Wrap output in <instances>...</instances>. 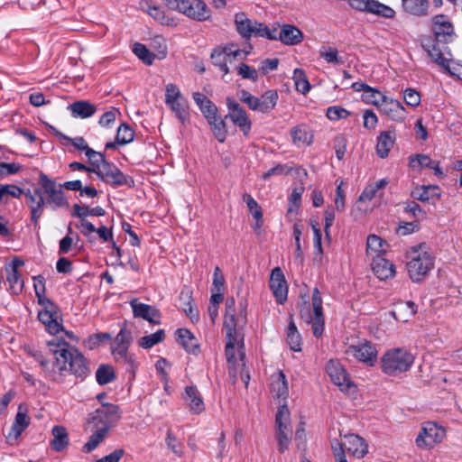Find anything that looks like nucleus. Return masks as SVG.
Instances as JSON below:
<instances>
[{
    "label": "nucleus",
    "mask_w": 462,
    "mask_h": 462,
    "mask_svg": "<svg viewBox=\"0 0 462 462\" xmlns=\"http://www.w3.org/2000/svg\"><path fill=\"white\" fill-rule=\"evenodd\" d=\"M116 378V371L110 365L101 364L96 371V380L99 385H106L112 383Z\"/></svg>",
    "instance_id": "obj_44"
},
{
    "label": "nucleus",
    "mask_w": 462,
    "mask_h": 462,
    "mask_svg": "<svg viewBox=\"0 0 462 462\" xmlns=\"http://www.w3.org/2000/svg\"><path fill=\"white\" fill-rule=\"evenodd\" d=\"M69 109L73 117L82 119L89 118L97 112L96 106L87 100L75 101L69 105Z\"/></svg>",
    "instance_id": "obj_36"
},
{
    "label": "nucleus",
    "mask_w": 462,
    "mask_h": 462,
    "mask_svg": "<svg viewBox=\"0 0 462 462\" xmlns=\"http://www.w3.org/2000/svg\"><path fill=\"white\" fill-rule=\"evenodd\" d=\"M226 104L229 112L225 118H230L231 121H233V118H236V116L240 117L247 114L240 104L233 97H227L226 98Z\"/></svg>",
    "instance_id": "obj_60"
},
{
    "label": "nucleus",
    "mask_w": 462,
    "mask_h": 462,
    "mask_svg": "<svg viewBox=\"0 0 462 462\" xmlns=\"http://www.w3.org/2000/svg\"><path fill=\"white\" fill-rule=\"evenodd\" d=\"M243 200L246 203L248 210L255 220L259 221L261 218H263L262 208L250 194L245 193L243 195Z\"/></svg>",
    "instance_id": "obj_62"
},
{
    "label": "nucleus",
    "mask_w": 462,
    "mask_h": 462,
    "mask_svg": "<svg viewBox=\"0 0 462 462\" xmlns=\"http://www.w3.org/2000/svg\"><path fill=\"white\" fill-rule=\"evenodd\" d=\"M446 437V430L434 421L422 423L415 439L416 445L420 448L430 449L440 443Z\"/></svg>",
    "instance_id": "obj_8"
},
{
    "label": "nucleus",
    "mask_w": 462,
    "mask_h": 462,
    "mask_svg": "<svg viewBox=\"0 0 462 462\" xmlns=\"http://www.w3.org/2000/svg\"><path fill=\"white\" fill-rule=\"evenodd\" d=\"M378 110L391 120L397 123L403 122L407 116V111L402 103L389 97H385V100L381 104Z\"/></svg>",
    "instance_id": "obj_20"
},
{
    "label": "nucleus",
    "mask_w": 462,
    "mask_h": 462,
    "mask_svg": "<svg viewBox=\"0 0 462 462\" xmlns=\"http://www.w3.org/2000/svg\"><path fill=\"white\" fill-rule=\"evenodd\" d=\"M431 31L437 43H448L454 39V26L445 14H437L432 18Z\"/></svg>",
    "instance_id": "obj_15"
},
{
    "label": "nucleus",
    "mask_w": 462,
    "mask_h": 462,
    "mask_svg": "<svg viewBox=\"0 0 462 462\" xmlns=\"http://www.w3.org/2000/svg\"><path fill=\"white\" fill-rule=\"evenodd\" d=\"M167 447L171 449L176 456L179 457L183 455V445L182 443L175 437L171 430H167L166 439H165Z\"/></svg>",
    "instance_id": "obj_63"
},
{
    "label": "nucleus",
    "mask_w": 462,
    "mask_h": 462,
    "mask_svg": "<svg viewBox=\"0 0 462 462\" xmlns=\"http://www.w3.org/2000/svg\"><path fill=\"white\" fill-rule=\"evenodd\" d=\"M133 52L146 65H152L155 60V54L141 42L134 44Z\"/></svg>",
    "instance_id": "obj_54"
},
{
    "label": "nucleus",
    "mask_w": 462,
    "mask_h": 462,
    "mask_svg": "<svg viewBox=\"0 0 462 462\" xmlns=\"http://www.w3.org/2000/svg\"><path fill=\"white\" fill-rule=\"evenodd\" d=\"M95 432L91 434L88 440L83 446V451L89 453L97 448L100 442L105 439L107 431L106 428L95 429Z\"/></svg>",
    "instance_id": "obj_53"
},
{
    "label": "nucleus",
    "mask_w": 462,
    "mask_h": 462,
    "mask_svg": "<svg viewBox=\"0 0 462 462\" xmlns=\"http://www.w3.org/2000/svg\"><path fill=\"white\" fill-rule=\"evenodd\" d=\"M180 14L196 22L211 21V10L203 0H183Z\"/></svg>",
    "instance_id": "obj_16"
},
{
    "label": "nucleus",
    "mask_w": 462,
    "mask_h": 462,
    "mask_svg": "<svg viewBox=\"0 0 462 462\" xmlns=\"http://www.w3.org/2000/svg\"><path fill=\"white\" fill-rule=\"evenodd\" d=\"M183 399L188 402L189 411L193 414H200L206 409L202 396L195 385L185 387Z\"/></svg>",
    "instance_id": "obj_25"
},
{
    "label": "nucleus",
    "mask_w": 462,
    "mask_h": 462,
    "mask_svg": "<svg viewBox=\"0 0 462 462\" xmlns=\"http://www.w3.org/2000/svg\"><path fill=\"white\" fill-rule=\"evenodd\" d=\"M24 190L14 184L0 183V201L7 202L9 197L19 199L23 195Z\"/></svg>",
    "instance_id": "obj_51"
},
{
    "label": "nucleus",
    "mask_w": 462,
    "mask_h": 462,
    "mask_svg": "<svg viewBox=\"0 0 462 462\" xmlns=\"http://www.w3.org/2000/svg\"><path fill=\"white\" fill-rule=\"evenodd\" d=\"M34 359L40 364L42 369L45 373V376L53 382V378L56 376L55 369L56 364L53 360L46 359L43 355L39 351L30 353Z\"/></svg>",
    "instance_id": "obj_46"
},
{
    "label": "nucleus",
    "mask_w": 462,
    "mask_h": 462,
    "mask_svg": "<svg viewBox=\"0 0 462 462\" xmlns=\"http://www.w3.org/2000/svg\"><path fill=\"white\" fill-rule=\"evenodd\" d=\"M38 304L42 307V309L38 311V319L45 326L47 331L52 335H56L63 330L62 324L59 322L60 308L58 305L51 300Z\"/></svg>",
    "instance_id": "obj_11"
},
{
    "label": "nucleus",
    "mask_w": 462,
    "mask_h": 462,
    "mask_svg": "<svg viewBox=\"0 0 462 462\" xmlns=\"http://www.w3.org/2000/svg\"><path fill=\"white\" fill-rule=\"evenodd\" d=\"M441 189L438 185H421L414 188L411 196L413 199L436 205L441 199Z\"/></svg>",
    "instance_id": "obj_21"
},
{
    "label": "nucleus",
    "mask_w": 462,
    "mask_h": 462,
    "mask_svg": "<svg viewBox=\"0 0 462 462\" xmlns=\"http://www.w3.org/2000/svg\"><path fill=\"white\" fill-rule=\"evenodd\" d=\"M132 341V332L126 328V324L123 323L119 333L115 337V345L111 346L112 354L125 356Z\"/></svg>",
    "instance_id": "obj_30"
},
{
    "label": "nucleus",
    "mask_w": 462,
    "mask_h": 462,
    "mask_svg": "<svg viewBox=\"0 0 462 462\" xmlns=\"http://www.w3.org/2000/svg\"><path fill=\"white\" fill-rule=\"evenodd\" d=\"M246 301L239 303V313L236 314V300L228 297L226 300V312L224 318V328H244L247 321Z\"/></svg>",
    "instance_id": "obj_14"
},
{
    "label": "nucleus",
    "mask_w": 462,
    "mask_h": 462,
    "mask_svg": "<svg viewBox=\"0 0 462 462\" xmlns=\"http://www.w3.org/2000/svg\"><path fill=\"white\" fill-rule=\"evenodd\" d=\"M386 97L387 96L383 94L380 90L371 87L367 93H364L362 95V99L366 104L374 106L379 108L383 100H385Z\"/></svg>",
    "instance_id": "obj_55"
},
{
    "label": "nucleus",
    "mask_w": 462,
    "mask_h": 462,
    "mask_svg": "<svg viewBox=\"0 0 462 462\" xmlns=\"http://www.w3.org/2000/svg\"><path fill=\"white\" fill-rule=\"evenodd\" d=\"M208 124L210 125L215 138L219 143H224L227 135V127L224 119L220 116H217L214 119L208 121Z\"/></svg>",
    "instance_id": "obj_45"
},
{
    "label": "nucleus",
    "mask_w": 462,
    "mask_h": 462,
    "mask_svg": "<svg viewBox=\"0 0 462 462\" xmlns=\"http://www.w3.org/2000/svg\"><path fill=\"white\" fill-rule=\"evenodd\" d=\"M351 113L340 106H328L326 111V116L330 121H338L340 119L347 118Z\"/></svg>",
    "instance_id": "obj_64"
},
{
    "label": "nucleus",
    "mask_w": 462,
    "mask_h": 462,
    "mask_svg": "<svg viewBox=\"0 0 462 462\" xmlns=\"http://www.w3.org/2000/svg\"><path fill=\"white\" fill-rule=\"evenodd\" d=\"M293 80L295 88L297 91L305 95L310 90V83L305 74V71L301 69H295L293 71Z\"/></svg>",
    "instance_id": "obj_50"
},
{
    "label": "nucleus",
    "mask_w": 462,
    "mask_h": 462,
    "mask_svg": "<svg viewBox=\"0 0 462 462\" xmlns=\"http://www.w3.org/2000/svg\"><path fill=\"white\" fill-rule=\"evenodd\" d=\"M164 337V329H159L152 334L142 337L139 340V346L143 349H149L156 344L162 342Z\"/></svg>",
    "instance_id": "obj_52"
},
{
    "label": "nucleus",
    "mask_w": 462,
    "mask_h": 462,
    "mask_svg": "<svg viewBox=\"0 0 462 462\" xmlns=\"http://www.w3.org/2000/svg\"><path fill=\"white\" fill-rule=\"evenodd\" d=\"M7 282L10 285V290L14 291V292L18 293L22 291L23 288V281L18 270L16 269V265L13 266L11 272L7 275Z\"/></svg>",
    "instance_id": "obj_61"
},
{
    "label": "nucleus",
    "mask_w": 462,
    "mask_h": 462,
    "mask_svg": "<svg viewBox=\"0 0 462 462\" xmlns=\"http://www.w3.org/2000/svg\"><path fill=\"white\" fill-rule=\"evenodd\" d=\"M47 346L54 356L53 361L56 365L60 362V359H66V356L75 347L64 339L60 338L48 341Z\"/></svg>",
    "instance_id": "obj_34"
},
{
    "label": "nucleus",
    "mask_w": 462,
    "mask_h": 462,
    "mask_svg": "<svg viewBox=\"0 0 462 462\" xmlns=\"http://www.w3.org/2000/svg\"><path fill=\"white\" fill-rule=\"evenodd\" d=\"M271 391L278 398H282L285 400L288 397V382L285 374L282 370H279L276 374L273 375Z\"/></svg>",
    "instance_id": "obj_38"
},
{
    "label": "nucleus",
    "mask_w": 462,
    "mask_h": 462,
    "mask_svg": "<svg viewBox=\"0 0 462 462\" xmlns=\"http://www.w3.org/2000/svg\"><path fill=\"white\" fill-rule=\"evenodd\" d=\"M322 304L321 293L315 287L312 291L311 302L304 300L298 306L300 319L307 324L311 325L313 336L317 338L323 335L325 328V315Z\"/></svg>",
    "instance_id": "obj_2"
},
{
    "label": "nucleus",
    "mask_w": 462,
    "mask_h": 462,
    "mask_svg": "<svg viewBox=\"0 0 462 462\" xmlns=\"http://www.w3.org/2000/svg\"><path fill=\"white\" fill-rule=\"evenodd\" d=\"M226 52V48H225V45H217L212 50L210 54L213 65L218 68L223 76L227 75L230 71L227 66L228 61Z\"/></svg>",
    "instance_id": "obj_41"
},
{
    "label": "nucleus",
    "mask_w": 462,
    "mask_h": 462,
    "mask_svg": "<svg viewBox=\"0 0 462 462\" xmlns=\"http://www.w3.org/2000/svg\"><path fill=\"white\" fill-rule=\"evenodd\" d=\"M166 105L171 108V110L174 113L175 116L181 123H184L189 118L187 100L185 97L175 100L172 103Z\"/></svg>",
    "instance_id": "obj_49"
},
{
    "label": "nucleus",
    "mask_w": 462,
    "mask_h": 462,
    "mask_svg": "<svg viewBox=\"0 0 462 462\" xmlns=\"http://www.w3.org/2000/svg\"><path fill=\"white\" fill-rule=\"evenodd\" d=\"M385 242L376 235H370L366 240V255L374 260L376 257H383L385 253Z\"/></svg>",
    "instance_id": "obj_39"
},
{
    "label": "nucleus",
    "mask_w": 462,
    "mask_h": 462,
    "mask_svg": "<svg viewBox=\"0 0 462 462\" xmlns=\"http://www.w3.org/2000/svg\"><path fill=\"white\" fill-rule=\"evenodd\" d=\"M326 372L331 382L344 393L356 390V385L345 367L338 360L330 359L326 365Z\"/></svg>",
    "instance_id": "obj_12"
},
{
    "label": "nucleus",
    "mask_w": 462,
    "mask_h": 462,
    "mask_svg": "<svg viewBox=\"0 0 462 462\" xmlns=\"http://www.w3.org/2000/svg\"><path fill=\"white\" fill-rule=\"evenodd\" d=\"M192 97L200 112L207 119V122L218 116L217 106L207 96L200 92H194Z\"/></svg>",
    "instance_id": "obj_29"
},
{
    "label": "nucleus",
    "mask_w": 462,
    "mask_h": 462,
    "mask_svg": "<svg viewBox=\"0 0 462 462\" xmlns=\"http://www.w3.org/2000/svg\"><path fill=\"white\" fill-rule=\"evenodd\" d=\"M409 165L413 170H421L423 168H429L433 165V161L429 155L426 154H414L409 158Z\"/></svg>",
    "instance_id": "obj_56"
},
{
    "label": "nucleus",
    "mask_w": 462,
    "mask_h": 462,
    "mask_svg": "<svg viewBox=\"0 0 462 462\" xmlns=\"http://www.w3.org/2000/svg\"><path fill=\"white\" fill-rule=\"evenodd\" d=\"M413 355L403 347L387 350L381 357L382 372L389 376H398L411 369Z\"/></svg>",
    "instance_id": "obj_4"
},
{
    "label": "nucleus",
    "mask_w": 462,
    "mask_h": 462,
    "mask_svg": "<svg viewBox=\"0 0 462 462\" xmlns=\"http://www.w3.org/2000/svg\"><path fill=\"white\" fill-rule=\"evenodd\" d=\"M116 141L119 145H125L134 138V131L127 125L121 124L117 129Z\"/></svg>",
    "instance_id": "obj_57"
},
{
    "label": "nucleus",
    "mask_w": 462,
    "mask_h": 462,
    "mask_svg": "<svg viewBox=\"0 0 462 462\" xmlns=\"http://www.w3.org/2000/svg\"><path fill=\"white\" fill-rule=\"evenodd\" d=\"M143 7L145 8L147 14L151 17L161 24L167 26H172L175 24L174 19L166 15L164 10L161 6L156 5L152 0H146Z\"/></svg>",
    "instance_id": "obj_35"
},
{
    "label": "nucleus",
    "mask_w": 462,
    "mask_h": 462,
    "mask_svg": "<svg viewBox=\"0 0 462 462\" xmlns=\"http://www.w3.org/2000/svg\"><path fill=\"white\" fill-rule=\"evenodd\" d=\"M51 433L53 439L51 442V446L53 450L60 452L64 450L69 445V435L65 427L56 425L52 428Z\"/></svg>",
    "instance_id": "obj_40"
},
{
    "label": "nucleus",
    "mask_w": 462,
    "mask_h": 462,
    "mask_svg": "<svg viewBox=\"0 0 462 462\" xmlns=\"http://www.w3.org/2000/svg\"><path fill=\"white\" fill-rule=\"evenodd\" d=\"M278 38L284 45L293 46L300 43L304 36L302 32L295 25L284 23L281 27Z\"/></svg>",
    "instance_id": "obj_27"
},
{
    "label": "nucleus",
    "mask_w": 462,
    "mask_h": 462,
    "mask_svg": "<svg viewBox=\"0 0 462 462\" xmlns=\"http://www.w3.org/2000/svg\"><path fill=\"white\" fill-rule=\"evenodd\" d=\"M269 283L276 302L281 305L284 304L288 296V285L280 267L272 270Z\"/></svg>",
    "instance_id": "obj_19"
},
{
    "label": "nucleus",
    "mask_w": 462,
    "mask_h": 462,
    "mask_svg": "<svg viewBox=\"0 0 462 462\" xmlns=\"http://www.w3.org/2000/svg\"><path fill=\"white\" fill-rule=\"evenodd\" d=\"M345 438L346 439V448L348 453L357 458L364 457L366 455L368 446L363 438L356 434L346 435Z\"/></svg>",
    "instance_id": "obj_33"
},
{
    "label": "nucleus",
    "mask_w": 462,
    "mask_h": 462,
    "mask_svg": "<svg viewBox=\"0 0 462 462\" xmlns=\"http://www.w3.org/2000/svg\"><path fill=\"white\" fill-rule=\"evenodd\" d=\"M179 300L186 315L192 322H197L199 315L198 309L193 305L192 291L187 287L182 289L179 295Z\"/></svg>",
    "instance_id": "obj_31"
},
{
    "label": "nucleus",
    "mask_w": 462,
    "mask_h": 462,
    "mask_svg": "<svg viewBox=\"0 0 462 462\" xmlns=\"http://www.w3.org/2000/svg\"><path fill=\"white\" fill-rule=\"evenodd\" d=\"M225 329L226 332L225 355L227 363L235 365L236 362V346H237L239 358L244 362L245 358L244 328H225Z\"/></svg>",
    "instance_id": "obj_9"
},
{
    "label": "nucleus",
    "mask_w": 462,
    "mask_h": 462,
    "mask_svg": "<svg viewBox=\"0 0 462 462\" xmlns=\"http://www.w3.org/2000/svg\"><path fill=\"white\" fill-rule=\"evenodd\" d=\"M130 306L133 310V314L134 318H141L147 320L149 323L160 324V319H155V318H160V310L152 305H148L145 303L139 302L137 299H133L130 301Z\"/></svg>",
    "instance_id": "obj_22"
},
{
    "label": "nucleus",
    "mask_w": 462,
    "mask_h": 462,
    "mask_svg": "<svg viewBox=\"0 0 462 462\" xmlns=\"http://www.w3.org/2000/svg\"><path fill=\"white\" fill-rule=\"evenodd\" d=\"M38 184L42 196H46V205L51 206L52 209L69 208V203L65 197L61 184H58L43 172L39 174Z\"/></svg>",
    "instance_id": "obj_5"
},
{
    "label": "nucleus",
    "mask_w": 462,
    "mask_h": 462,
    "mask_svg": "<svg viewBox=\"0 0 462 462\" xmlns=\"http://www.w3.org/2000/svg\"><path fill=\"white\" fill-rule=\"evenodd\" d=\"M286 340L292 351H301V336L299 333L297 327L292 319L288 325Z\"/></svg>",
    "instance_id": "obj_47"
},
{
    "label": "nucleus",
    "mask_w": 462,
    "mask_h": 462,
    "mask_svg": "<svg viewBox=\"0 0 462 462\" xmlns=\"http://www.w3.org/2000/svg\"><path fill=\"white\" fill-rule=\"evenodd\" d=\"M177 342L189 354L198 355L199 345L194 335L188 328H178L175 332Z\"/></svg>",
    "instance_id": "obj_32"
},
{
    "label": "nucleus",
    "mask_w": 462,
    "mask_h": 462,
    "mask_svg": "<svg viewBox=\"0 0 462 462\" xmlns=\"http://www.w3.org/2000/svg\"><path fill=\"white\" fill-rule=\"evenodd\" d=\"M90 373L88 360L77 347H74L66 356V359H60V362L57 365L56 376L53 378V382L63 383L67 374H71L78 381L83 382Z\"/></svg>",
    "instance_id": "obj_1"
},
{
    "label": "nucleus",
    "mask_w": 462,
    "mask_h": 462,
    "mask_svg": "<svg viewBox=\"0 0 462 462\" xmlns=\"http://www.w3.org/2000/svg\"><path fill=\"white\" fill-rule=\"evenodd\" d=\"M279 95L277 90L270 89L265 91L260 97H258V112L269 113L277 105Z\"/></svg>",
    "instance_id": "obj_42"
},
{
    "label": "nucleus",
    "mask_w": 462,
    "mask_h": 462,
    "mask_svg": "<svg viewBox=\"0 0 462 462\" xmlns=\"http://www.w3.org/2000/svg\"><path fill=\"white\" fill-rule=\"evenodd\" d=\"M371 266L373 273L380 280L392 278L395 274L394 264L383 257H376L372 260Z\"/></svg>",
    "instance_id": "obj_28"
},
{
    "label": "nucleus",
    "mask_w": 462,
    "mask_h": 462,
    "mask_svg": "<svg viewBox=\"0 0 462 462\" xmlns=\"http://www.w3.org/2000/svg\"><path fill=\"white\" fill-rule=\"evenodd\" d=\"M375 151L381 159L388 157L390 151L393 148L396 142V130L394 127L387 131H382L376 139Z\"/></svg>",
    "instance_id": "obj_23"
},
{
    "label": "nucleus",
    "mask_w": 462,
    "mask_h": 462,
    "mask_svg": "<svg viewBox=\"0 0 462 462\" xmlns=\"http://www.w3.org/2000/svg\"><path fill=\"white\" fill-rule=\"evenodd\" d=\"M407 271L413 282H420L434 267V258L426 251L425 244L413 246L407 253Z\"/></svg>",
    "instance_id": "obj_3"
},
{
    "label": "nucleus",
    "mask_w": 462,
    "mask_h": 462,
    "mask_svg": "<svg viewBox=\"0 0 462 462\" xmlns=\"http://www.w3.org/2000/svg\"><path fill=\"white\" fill-rule=\"evenodd\" d=\"M292 142L297 146H309L312 143V134L306 125H300L291 130Z\"/></svg>",
    "instance_id": "obj_43"
},
{
    "label": "nucleus",
    "mask_w": 462,
    "mask_h": 462,
    "mask_svg": "<svg viewBox=\"0 0 462 462\" xmlns=\"http://www.w3.org/2000/svg\"><path fill=\"white\" fill-rule=\"evenodd\" d=\"M29 424L30 418L27 416L26 412L21 411L20 406L15 415L14 421L13 422V425L7 435V439H13L14 440H16L26 430Z\"/></svg>",
    "instance_id": "obj_37"
},
{
    "label": "nucleus",
    "mask_w": 462,
    "mask_h": 462,
    "mask_svg": "<svg viewBox=\"0 0 462 462\" xmlns=\"http://www.w3.org/2000/svg\"><path fill=\"white\" fill-rule=\"evenodd\" d=\"M388 184L386 179H381L374 183L367 185L358 197L359 201L372 200L379 189H384Z\"/></svg>",
    "instance_id": "obj_48"
},
{
    "label": "nucleus",
    "mask_w": 462,
    "mask_h": 462,
    "mask_svg": "<svg viewBox=\"0 0 462 462\" xmlns=\"http://www.w3.org/2000/svg\"><path fill=\"white\" fill-rule=\"evenodd\" d=\"M97 178L112 186H134V180L132 176L125 174L115 163L105 161L100 169H96Z\"/></svg>",
    "instance_id": "obj_7"
},
{
    "label": "nucleus",
    "mask_w": 462,
    "mask_h": 462,
    "mask_svg": "<svg viewBox=\"0 0 462 462\" xmlns=\"http://www.w3.org/2000/svg\"><path fill=\"white\" fill-rule=\"evenodd\" d=\"M260 22L252 21L247 18L245 13H237L235 15V25L237 32L245 40L256 36V32Z\"/></svg>",
    "instance_id": "obj_24"
},
{
    "label": "nucleus",
    "mask_w": 462,
    "mask_h": 462,
    "mask_svg": "<svg viewBox=\"0 0 462 462\" xmlns=\"http://www.w3.org/2000/svg\"><path fill=\"white\" fill-rule=\"evenodd\" d=\"M402 8L409 15L425 17L430 13V3L429 0H402Z\"/></svg>",
    "instance_id": "obj_26"
},
{
    "label": "nucleus",
    "mask_w": 462,
    "mask_h": 462,
    "mask_svg": "<svg viewBox=\"0 0 462 462\" xmlns=\"http://www.w3.org/2000/svg\"><path fill=\"white\" fill-rule=\"evenodd\" d=\"M32 279L37 302L43 303L46 300H50L51 299L46 297L45 278L39 274L37 276H33Z\"/></svg>",
    "instance_id": "obj_58"
},
{
    "label": "nucleus",
    "mask_w": 462,
    "mask_h": 462,
    "mask_svg": "<svg viewBox=\"0 0 462 462\" xmlns=\"http://www.w3.org/2000/svg\"><path fill=\"white\" fill-rule=\"evenodd\" d=\"M290 411L286 404L279 407L276 416L275 423L277 426L276 439L280 452L283 453L291 443V429L290 428Z\"/></svg>",
    "instance_id": "obj_10"
},
{
    "label": "nucleus",
    "mask_w": 462,
    "mask_h": 462,
    "mask_svg": "<svg viewBox=\"0 0 462 462\" xmlns=\"http://www.w3.org/2000/svg\"><path fill=\"white\" fill-rule=\"evenodd\" d=\"M346 354L352 355L356 360L365 364L367 366H374L377 362L378 352L376 346L368 341L349 346Z\"/></svg>",
    "instance_id": "obj_17"
},
{
    "label": "nucleus",
    "mask_w": 462,
    "mask_h": 462,
    "mask_svg": "<svg viewBox=\"0 0 462 462\" xmlns=\"http://www.w3.org/2000/svg\"><path fill=\"white\" fill-rule=\"evenodd\" d=\"M23 195L26 199V203L30 208L31 221L34 227L39 226V220L42 217L45 208V199L42 196L39 188H35L32 191L28 189L24 191Z\"/></svg>",
    "instance_id": "obj_18"
},
{
    "label": "nucleus",
    "mask_w": 462,
    "mask_h": 462,
    "mask_svg": "<svg viewBox=\"0 0 462 462\" xmlns=\"http://www.w3.org/2000/svg\"><path fill=\"white\" fill-rule=\"evenodd\" d=\"M121 419V410L117 404L106 402L100 408L96 409L88 414V423L92 424L94 429L106 428L108 432Z\"/></svg>",
    "instance_id": "obj_6"
},
{
    "label": "nucleus",
    "mask_w": 462,
    "mask_h": 462,
    "mask_svg": "<svg viewBox=\"0 0 462 462\" xmlns=\"http://www.w3.org/2000/svg\"><path fill=\"white\" fill-rule=\"evenodd\" d=\"M310 226L313 231V245L315 255L321 256L323 254L322 247V233L319 227V224L317 220H310Z\"/></svg>",
    "instance_id": "obj_59"
},
{
    "label": "nucleus",
    "mask_w": 462,
    "mask_h": 462,
    "mask_svg": "<svg viewBox=\"0 0 462 462\" xmlns=\"http://www.w3.org/2000/svg\"><path fill=\"white\" fill-rule=\"evenodd\" d=\"M348 5L355 10L372 14L383 18H393L395 11L378 0H347Z\"/></svg>",
    "instance_id": "obj_13"
}]
</instances>
